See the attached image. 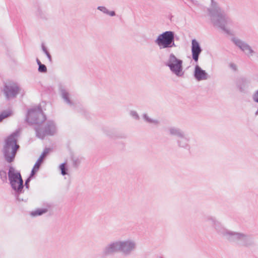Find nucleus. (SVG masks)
<instances>
[{
  "mask_svg": "<svg viewBox=\"0 0 258 258\" xmlns=\"http://www.w3.org/2000/svg\"><path fill=\"white\" fill-rule=\"evenodd\" d=\"M20 134V129L18 128L11 134L5 139L4 145L2 152L5 161L8 163V179L12 189L14 191V195L17 201L27 202V199L21 198L20 196L24 191V186L29 189V183L32 179V175H30L25 180V183L19 171L16 170L11 163L15 161L17 153L20 149L17 144L18 137Z\"/></svg>",
  "mask_w": 258,
  "mask_h": 258,
  "instance_id": "1",
  "label": "nucleus"
},
{
  "mask_svg": "<svg viewBox=\"0 0 258 258\" xmlns=\"http://www.w3.org/2000/svg\"><path fill=\"white\" fill-rule=\"evenodd\" d=\"M208 15L214 26L220 28L227 34H230V30L226 28L229 17L219 4L214 0H211V8L207 9Z\"/></svg>",
  "mask_w": 258,
  "mask_h": 258,
  "instance_id": "2",
  "label": "nucleus"
},
{
  "mask_svg": "<svg viewBox=\"0 0 258 258\" xmlns=\"http://www.w3.org/2000/svg\"><path fill=\"white\" fill-rule=\"evenodd\" d=\"M227 240L240 246L249 247L256 245L252 235L232 231H231Z\"/></svg>",
  "mask_w": 258,
  "mask_h": 258,
  "instance_id": "3",
  "label": "nucleus"
},
{
  "mask_svg": "<svg viewBox=\"0 0 258 258\" xmlns=\"http://www.w3.org/2000/svg\"><path fill=\"white\" fill-rule=\"evenodd\" d=\"M176 34L174 31H166L160 34L155 40V43L160 49L176 47L175 43Z\"/></svg>",
  "mask_w": 258,
  "mask_h": 258,
  "instance_id": "4",
  "label": "nucleus"
},
{
  "mask_svg": "<svg viewBox=\"0 0 258 258\" xmlns=\"http://www.w3.org/2000/svg\"><path fill=\"white\" fill-rule=\"evenodd\" d=\"M46 116L43 112L41 106H39L28 110L25 121L29 125H40L46 120Z\"/></svg>",
  "mask_w": 258,
  "mask_h": 258,
  "instance_id": "5",
  "label": "nucleus"
},
{
  "mask_svg": "<svg viewBox=\"0 0 258 258\" xmlns=\"http://www.w3.org/2000/svg\"><path fill=\"white\" fill-rule=\"evenodd\" d=\"M164 64L177 77H181L184 75L183 60L177 58L173 53L169 54L168 58Z\"/></svg>",
  "mask_w": 258,
  "mask_h": 258,
  "instance_id": "6",
  "label": "nucleus"
},
{
  "mask_svg": "<svg viewBox=\"0 0 258 258\" xmlns=\"http://www.w3.org/2000/svg\"><path fill=\"white\" fill-rule=\"evenodd\" d=\"M36 136L39 139H44L46 136H53L56 132V126L54 121L48 120L44 127L40 125H36L34 127Z\"/></svg>",
  "mask_w": 258,
  "mask_h": 258,
  "instance_id": "7",
  "label": "nucleus"
},
{
  "mask_svg": "<svg viewBox=\"0 0 258 258\" xmlns=\"http://www.w3.org/2000/svg\"><path fill=\"white\" fill-rule=\"evenodd\" d=\"M3 92L7 100L16 98L19 93H21L22 95L24 94V90L18 83L14 82L9 84H5Z\"/></svg>",
  "mask_w": 258,
  "mask_h": 258,
  "instance_id": "8",
  "label": "nucleus"
},
{
  "mask_svg": "<svg viewBox=\"0 0 258 258\" xmlns=\"http://www.w3.org/2000/svg\"><path fill=\"white\" fill-rule=\"evenodd\" d=\"M234 83L237 90L242 94H247L249 92L251 79L245 76H239L236 78Z\"/></svg>",
  "mask_w": 258,
  "mask_h": 258,
  "instance_id": "9",
  "label": "nucleus"
},
{
  "mask_svg": "<svg viewBox=\"0 0 258 258\" xmlns=\"http://www.w3.org/2000/svg\"><path fill=\"white\" fill-rule=\"evenodd\" d=\"M119 252H121L124 256L130 255L136 249V243L131 240H119Z\"/></svg>",
  "mask_w": 258,
  "mask_h": 258,
  "instance_id": "10",
  "label": "nucleus"
},
{
  "mask_svg": "<svg viewBox=\"0 0 258 258\" xmlns=\"http://www.w3.org/2000/svg\"><path fill=\"white\" fill-rule=\"evenodd\" d=\"M231 40L236 46L239 48L241 51L244 52L248 57H250L256 53L251 47L245 41L236 37H232Z\"/></svg>",
  "mask_w": 258,
  "mask_h": 258,
  "instance_id": "11",
  "label": "nucleus"
},
{
  "mask_svg": "<svg viewBox=\"0 0 258 258\" xmlns=\"http://www.w3.org/2000/svg\"><path fill=\"white\" fill-rule=\"evenodd\" d=\"M119 240L113 241L106 244L102 249L101 255L105 257L119 252Z\"/></svg>",
  "mask_w": 258,
  "mask_h": 258,
  "instance_id": "12",
  "label": "nucleus"
},
{
  "mask_svg": "<svg viewBox=\"0 0 258 258\" xmlns=\"http://www.w3.org/2000/svg\"><path fill=\"white\" fill-rule=\"evenodd\" d=\"M58 90L60 97L66 104H68L70 107L75 106L74 102L71 99L69 91L66 89V87L60 83L58 84Z\"/></svg>",
  "mask_w": 258,
  "mask_h": 258,
  "instance_id": "13",
  "label": "nucleus"
},
{
  "mask_svg": "<svg viewBox=\"0 0 258 258\" xmlns=\"http://www.w3.org/2000/svg\"><path fill=\"white\" fill-rule=\"evenodd\" d=\"M203 51V49L199 41L196 39L191 40V52L193 60L198 63L199 56Z\"/></svg>",
  "mask_w": 258,
  "mask_h": 258,
  "instance_id": "14",
  "label": "nucleus"
},
{
  "mask_svg": "<svg viewBox=\"0 0 258 258\" xmlns=\"http://www.w3.org/2000/svg\"><path fill=\"white\" fill-rule=\"evenodd\" d=\"M193 75L195 79L198 81L205 80L209 78L208 73L206 71L203 70L198 63L195 67Z\"/></svg>",
  "mask_w": 258,
  "mask_h": 258,
  "instance_id": "15",
  "label": "nucleus"
},
{
  "mask_svg": "<svg viewBox=\"0 0 258 258\" xmlns=\"http://www.w3.org/2000/svg\"><path fill=\"white\" fill-rule=\"evenodd\" d=\"M212 226L214 228L218 235L227 240L231 231L226 229L218 221Z\"/></svg>",
  "mask_w": 258,
  "mask_h": 258,
  "instance_id": "16",
  "label": "nucleus"
},
{
  "mask_svg": "<svg viewBox=\"0 0 258 258\" xmlns=\"http://www.w3.org/2000/svg\"><path fill=\"white\" fill-rule=\"evenodd\" d=\"M212 226L214 228L218 235L227 240L231 231L226 229L218 221Z\"/></svg>",
  "mask_w": 258,
  "mask_h": 258,
  "instance_id": "17",
  "label": "nucleus"
},
{
  "mask_svg": "<svg viewBox=\"0 0 258 258\" xmlns=\"http://www.w3.org/2000/svg\"><path fill=\"white\" fill-rule=\"evenodd\" d=\"M190 138L186 135L183 137L177 140V146L179 148H183L188 151H190V146L189 144Z\"/></svg>",
  "mask_w": 258,
  "mask_h": 258,
  "instance_id": "18",
  "label": "nucleus"
},
{
  "mask_svg": "<svg viewBox=\"0 0 258 258\" xmlns=\"http://www.w3.org/2000/svg\"><path fill=\"white\" fill-rule=\"evenodd\" d=\"M34 8L35 10V15L38 18L45 20L48 19V15L45 11L42 10L38 3H36L34 4Z\"/></svg>",
  "mask_w": 258,
  "mask_h": 258,
  "instance_id": "19",
  "label": "nucleus"
},
{
  "mask_svg": "<svg viewBox=\"0 0 258 258\" xmlns=\"http://www.w3.org/2000/svg\"><path fill=\"white\" fill-rule=\"evenodd\" d=\"M105 134L109 138L114 139H126L127 138V135L125 133L115 132L112 130L106 131Z\"/></svg>",
  "mask_w": 258,
  "mask_h": 258,
  "instance_id": "20",
  "label": "nucleus"
},
{
  "mask_svg": "<svg viewBox=\"0 0 258 258\" xmlns=\"http://www.w3.org/2000/svg\"><path fill=\"white\" fill-rule=\"evenodd\" d=\"M50 207L51 206L49 204H47L46 208H38L34 211H31L30 215L33 217L41 216L46 213Z\"/></svg>",
  "mask_w": 258,
  "mask_h": 258,
  "instance_id": "21",
  "label": "nucleus"
},
{
  "mask_svg": "<svg viewBox=\"0 0 258 258\" xmlns=\"http://www.w3.org/2000/svg\"><path fill=\"white\" fill-rule=\"evenodd\" d=\"M169 132L170 135L176 137L178 139L183 137L185 135L180 128L175 127H170L169 129Z\"/></svg>",
  "mask_w": 258,
  "mask_h": 258,
  "instance_id": "22",
  "label": "nucleus"
},
{
  "mask_svg": "<svg viewBox=\"0 0 258 258\" xmlns=\"http://www.w3.org/2000/svg\"><path fill=\"white\" fill-rule=\"evenodd\" d=\"M14 112L11 109L4 110L0 113V122H2L4 119L12 116Z\"/></svg>",
  "mask_w": 258,
  "mask_h": 258,
  "instance_id": "23",
  "label": "nucleus"
},
{
  "mask_svg": "<svg viewBox=\"0 0 258 258\" xmlns=\"http://www.w3.org/2000/svg\"><path fill=\"white\" fill-rule=\"evenodd\" d=\"M142 117L144 120L148 123L155 125H158L160 123V121L158 119L150 118L146 113L143 114Z\"/></svg>",
  "mask_w": 258,
  "mask_h": 258,
  "instance_id": "24",
  "label": "nucleus"
},
{
  "mask_svg": "<svg viewBox=\"0 0 258 258\" xmlns=\"http://www.w3.org/2000/svg\"><path fill=\"white\" fill-rule=\"evenodd\" d=\"M58 169L60 171V174L62 176L69 175V168L67 161H65L63 163L60 164L58 166Z\"/></svg>",
  "mask_w": 258,
  "mask_h": 258,
  "instance_id": "25",
  "label": "nucleus"
},
{
  "mask_svg": "<svg viewBox=\"0 0 258 258\" xmlns=\"http://www.w3.org/2000/svg\"><path fill=\"white\" fill-rule=\"evenodd\" d=\"M42 161L41 157H39L31 170V174H35L38 172L39 169V166L41 164Z\"/></svg>",
  "mask_w": 258,
  "mask_h": 258,
  "instance_id": "26",
  "label": "nucleus"
},
{
  "mask_svg": "<svg viewBox=\"0 0 258 258\" xmlns=\"http://www.w3.org/2000/svg\"><path fill=\"white\" fill-rule=\"evenodd\" d=\"M71 159L73 162V167L75 169H78L81 164V159L73 155H71Z\"/></svg>",
  "mask_w": 258,
  "mask_h": 258,
  "instance_id": "27",
  "label": "nucleus"
},
{
  "mask_svg": "<svg viewBox=\"0 0 258 258\" xmlns=\"http://www.w3.org/2000/svg\"><path fill=\"white\" fill-rule=\"evenodd\" d=\"M8 173L7 174L6 170L4 169L0 168V178L3 183H7L8 181Z\"/></svg>",
  "mask_w": 258,
  "mask_h": 258,
  "instance_id": "28",
  "label": "nucleus"
},
{
  "mask_svg": "<svg viewBox=\"0 0 258 258\" xmlns=\"http://www.w3.org/2000/svg\"><path fill=\"white\" fill-rule=\"evenodd\" d=\"M204 218L206 221L211 222L212 226L218 221L215 217L209 215L205 216Z\"/></svg>",
  "mask_w": 258,
  "mask_h": 258,
  "instance_id": "29",
  "label": "nucleus"
},
{
  "mask_svg": "<svg viewBox=\"0 0 258 258\" xmlns=\"http://www.w3.org/2000/svg\"><path fill=\"white\" fill-rule=\"evenodd\" d=\"M38 71L40 73H46L47 72L46 66L42 63L38 67Z\"/></svg>",
  "mask_w": 258,
  "mask_h": 258,
  "instance_id": "30",
  "label": "nucleus"
},
{
  "mask_svg": "<svg viewBox=\"0 0 258 258\" xmlns=\"http://www.w3.org/2000/svg\"><path fill=\"white\" fill-rule=\"evenodd\" d=\"M52 150V148H45L44 150L43 151L42 153H41V155L40 156V157H41V159H42V158H43V156L44 155H46V154H48L50 152H51V151Z\"/></svg>",
  "mask_w": 258,
  "mask_h": 258,
  "instance_id": "31",
  "label": "nucleus"
},
{
  "mask_svg": "<svg viewBox=\"0 0 258 258\" xmlns=\"http://www.w3.org/2000/svg\"><path fill=\"white\" fill-rule=\"evenodd\" d=\"M130 115L134 117L136 120H139L140 119L139 115L138 113L134 110H132L130 111Z\"/></svg>",
  "mask_w": 258,
  "mask_h": 258,
  "instance_id": "32",
  "label": "nucleus"
},
{
  "mask_svg": "<svg viewBox=\"0 0 258 258\" xmlns=\"http://www.w3.org/2000/svg\"><path fill=\"white\" fill-rule=\"evenodd\" d=\"M252 98L254 102L258 103V89L253 94Z\"/></svg>",
  "mask_w": 258,
  "mask_h": 258,
  "instance_id": "33",
  "label": "nucleus"
},
{
  "mask_svg": "<svg viewBox=\"0 0 258 258\" xmlns=\"http://www.w3.org/2000/svg\"><path fill=\"white\" fill-rule=\"evenodd\" d=\"M97 10H99L100 11L102 12L104 14H107L108 9L104 6H98L97 7Z\"/></svg>",
  "mask_w": 258,
  "mask_h": 258,
  "instance_id": "34",
  "label": "nucleus"
},
{
  "mask_svg": "<svg viewBox=\"0 0 258 258\" xmlns=\"http://www.w3.org/2000/svg\"><path fill=\"white\" fill-rule=\"evenodd\" d=\"M41 46L42 50L43 51V52H44V53L45 54H46L49 52L48 51V49L46 47V46L45 45V44L44 43H41Z\"/></svg>",
  "mask_w": 258,
  "mask_h": 258,
  "instance_id": "35",
  "label": "nucleus"
},
{
  "mask_svg": "<svg viewBox=\"0 0 258 258\" xmlns=\"http://www.w3.org/2000/svg\"><path fill=\"white\" fill-rule=\"evenodd\" d=\"M229 66L230 68H231L234 71H235V72L237 71V66L235 63H234L233 62H231L229 63Z\"/></svg>",
  "mask_w": 258,
  "mask_h": 258,
  "instance_id": "36",
  "label": "nucleus"
},
{
  "mask_svg": "<svg viewBox=\"0 0 258 258\" xmlns=\"http://www.w3.org/2000/svg\"><path fill=\"white\" fill-rule=\"evenodd\" d=\"M107 15H108L109 16H111V17H113L116 15V13H115V11H110L108 10Z\"/></svg>",
  "mask_w": 258,
  "mask_h": 258,
  "instance_id": "37",
  "label": "nucleus"
},
{
  "mask_svg": "<svg viewBox=\"0 0 258 258\" xmlns=\"http://www.w3.org/2000/svg\"><path fill=\"white\" fill-rule=\"evenodd\" d=\"M45 55L47 56L49 61L50 63H52V56H51L50 53L49 52L48 53H47V54H46Z\"/></svg>",
  "mask_w": 258,
  "mask_h": 258,
  "instance_id": "38",
  "label": "nucleus"
},
{
  "mask_svg": "<svg viewBox=\"0 0 258 258\" xmlns=\"http://www.w3.org/2000/svg\"><path fill=\"white\" fill-rule=\"evenodd\" d=\"M36 62H37V64H38V67L42 64L41 63V62L40 61V60L38 58H36Z\"/></svg>",
  "mask_w": 258,
  "mask_h": 258,
  "instance_id": "39",
  "label": "nucleus"
},
{
  "mask_svg": "<svg viewBox=\"0 0 258 258\" xmlns=\"http://www.w3.org/2000/svg\"><path fill=\"white\" fill-rule=\"evenodd\" d=\"M178 39H179V37H178V36H177L176 35L175 40H178Z\"/></svg>",
  "mask_w": 258,
  "mask_h": 258,
  "instance_id": "40",
  "label": "nucleus"
},
{
  "mask_svg": "<svg viewBox=\"0 0 258 258\" xmlns=\"http://www.w3.org/2000/svg\"><path fill=\"white\" fill-rule=\"evenodd\" d=\"M172 17H173L172 16H171V17H170V19L171 20V18H172Z\"/></svg>",
  "mask_w": 258,
  "mask_h": 258,
  "instance_id": "41",
  "label": "nucleus"
}]
</instances>
